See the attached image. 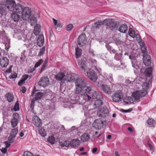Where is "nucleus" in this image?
Segmentation results:
<instances>
[{"mask_svg": "<svg viewBox=\"0 0 156 156\" xmlns=\"http://www.w3.org/2000/svg\"><path fill=\"white\" fill-rule=\"evenodd\" d=\"M23 156H34L33 154L28 151H26L24 152Z\"/></svg>", "mask_w": 156, "mask_h": 156, "instance_id": "nucleus-49", "label": "nucleus"}, {"mask_svg": "<svg viewBox=\"0 0 156 156\" xmlns=\"http://www.w3.org/2000/svg\"><path fill=\"white\" fill-rule=\"evenodd\" d=\"M45 51V47H43L41 49H40V51L38 54V56L39 57L43 55Z\"/></svg>", "mask_w": 156, "mask_h": 156, "instance_id": "nucleus-44", "label": "nucleus"}, {"mask_svg": "<svg viewBox=\"0 0 156 156\" xmlns=\"http://www.w3.org/2000/svg\"><path fill=\"white\" fill-rule=\"evenodd\" d=\"M39 133L40 135L43 137H45L46 136V132L43 128H41L39 130Z\"/></svg>", "mask_w": 156, "mask_h": 156, "instance_id": "nucleus-40", "label": "nucleus"}, {"mask_svg": "<svg viewBox=\"0 0 156 156\" xmlns=\"http://www.w3.org/2000/svg\"><path fill=\"white\" fill-rule=\"evenodd\" d=\"M102 24L105 25L107 28L111 30H115L117 29V23L113 19H107L105 20L103 22L99 21L95 23L93 25V29H94L95 28H98Z\"/></svg>", "mask_w": 156, "mask_h": 156, "instance_id": "nucleus-3", "label": "nucleus"}, {"mask_svg": "<svg viewBox=\"0 0 156 156\" xmlns=\"http://www.w3.org/2000/svg\"><path fill=\"white\" fill-rule=\"evenodd\" d=\"M65 75L63 72H59L55 76V78L56 80L59 81L61 80L65 77Z\"/></svg>", "mask_w": 156, "mask_h": 156, "instance_id": "nucleus-28", "label": "nucleus"}, {"mask_svg": "<svg viewBox=\"0 0 156 156\" xmlns=\"http://www.w3.org/2000/svg\"><path fill=\"white\" fill-rule=\"evenodd\" d=\"M147 122L148 125H152L154 122V120L152 118H150L148 119Z\"/></svg>", "mask_w": 156, "mask_h": 156, "instance_id": "nucleus-50", "label": "nucleus"}, {"mask_svg": "<svg viewBox=\"0 0 156 156\" xmlns=\"http://www.w3.org/2000/svg\"><path fill=\"white\" fill-rule=\"evenodd\" d=\"M28 76V75H25L23 76L22 79L25 81L27 79Z\"/></svg>", "mask_w": 156, "mask_h": 156, "instance_id": "nucleus-63", "label": "nucleus"}, {"mask_svg": "<svg viewBox=\"0 0 156 156\" xmlns=\"http://www.w3.org/2000/svg\"><path fill=\"white\" fill-rule=\"evenodd\" d=\"M75 83V93L76 94H78L82 91L87 83L85 79L79 78L76 80Z\"/></svg>", "mask_w": 156, "mask_h": 156, "instance_id": "nucleus-8", "label": "nucleus"}, {"mask_svg": "<svg viewBox=\"0 0 156 156\" xmlns=\"http://www.w3.org/2000/svg\"><path fill=\"white\" fill-rule=\"evenodd\" d=\"M78 65L82 72L84 73L87 71V76L90 80L94 82L97 80V77L96 74L93 69H88L85 59L79 61L78 62Z\"/></svg>", "mask_w": 156, "mask_h": 156, "instance_id": "nucleus-1", "label": "nucleus"}, {"mask_svg": "<svg viewBox=\"0 0 156 156\" xmlns=\"http://www.w3.org/2000/svg\"><path fill=\"white\" fill-rule=\"evenodd\" d=\"M92 98L95 100L94 105L96 108H99L103 104V97L102 95L99 94L96 91H94Z\"/></svg>", "mask_w": 156, "mask_h": 156, "instance_id": "nucleus-9", "label": "nucleus"}, {"mask_svg": "<svg viewBox=\"0 0 156 156\" xmlns=\"http://www.w3.org/2000/svg\"><path fill=\"white\" fill-rule=\"evenodd\" d=\"M37 41V45L39 47L42 46L44 42V37L41 34L38 36Z\"/></svg>", "mask_w": 156, "mask_h": 156, "instance_id": "nucleus-23", "label": "nucleus"}, {"mask_svg": "<svg viewBox=\"0 0 156 156\" xmlns=\"http://www.w3.org/2000/svg\"><path fill=\"white\" fill-rule=\"evenodd\" d=\"M80 144V141L77 139L72 140L70 142V145L72 147L75 148L78 146Z\"/></svg>", "mask_w": 156, "mask_h": 156, "instance_id": "nucleus-24", "label": "nucleus"}, {"mask_svg": "<svg viewBox=\"0 0 156 156\" xmlns=\"http://www.w3.org/2000/svg\"><path fill=\"white\" fill-rule=\"evenodd\" d=\"M73 27V25L72 24H69L66 26V29L67 31H69L71 30Z\"/></svg>", "mask_w": 156, "mask_h": 156, "instance_id": "nucleus-51", "label": "nucleus"}, {"mask_svg": "<svg viewBox=\"0 0 156 156\" xmlns=\"http://www.w3.org/2000/svg\"><path fill=\"white\" fill-rule=\"evenodd\" d=\"M98 132H96L95 134L93 136V138H98L101 135V134H99L98 135Z\"/></svg>", "mask_w": 156, "mask_h": 156, "instance_id": "nucleus-57", "label": "nucleus"}, {"mask_svg": "<svg viewBox=\"0 0 156 156\" xmlns=\"http://www.w3.org/2000/svg\"><path fill=\"white\" fill-rule=\"evenodd\" d=\"M52 20L53 23L55 26H56V27H62V26L61 24L60 21H58L54 18L52 19Z\"/></svg>", "mask_w": 156, "mask_h": 156, "instance_id": "nucleus-41", "label": "nucleus"}, {"mask_svg": "<svg viewBox=\"0 0 156 156\" xmlns=\"http://www.w3.org/2000/svg\"><path fill=\"white\" fill-rule=\"evenodd\" d=\"M118 30L119 31L122 33H126L128 30L127 25L124 24H122L119 26Z\"/></svg>", "mask_w": 156, "mask_h": 156, "instance_id": "nucleus-26", "label": "nucleus"}, {"mask_svg": "<svg viewBox=\"0 0 156 156\" xmlns=\"http://www.w3.org/2000/svg\"><path fill=\"white\" fill-rule=\"evenodd\" d=\"M90 62L92 63L93 65L94 66L95 69L97 70V71L99 73L100 75V73H102L101 69L99 67H97L95 65L97 64V61L96 60L91 59L90 60Z\"/></svg>", "mask_w": 156, "mask_h": 156, "instance_id": "nucleus-27", "label": "nucleus"}, {"mask_svg": "<svg viewBox=\"0 0 156 156\" xmlns=\"http://www.w3.org/2000/svg\"><path fill=\"white\" fill-rule=\"evenodd\" d=\"M19 115L17 113H15L13 115V118L11 121V125L12 127H16L19 121Z\"/></svg>", "mask_w": 156, "mask_h": 156, "instance_id": "nucleus-13", "label": "nucleus"}, {"mask_svg": "<svg viewBox=\"0 0 156 156\" xmlns=\"http://www.w3.org/2000/svg\"><path fill=\"white\" fill-rule=\"evenodd\" d=\"M82 50L78 47L76 49V55L77 58L79 57L81 54Z\"/></svg>", "mask_w": 156, "mask_h": 156, "instance_id": "nucleus-37", "label": "nucleus"}, {"mask_svg": "<svg viewBox=\"0 0 156 156\" xmlns=\"http://www.w3.org/2000/svg\"><path fill=\"white\" fill-rule=\"evenodd\" d=\"M25 81L22 79L18 83V84L21 86L24 83Z\"/></svg>", "mask_w": 156, "mask_h": 156, "instance_id": "nucleus-59", "label": "nucleus"}, {"mask_svg": "<svg viewBox=\"0 0 156 156\" xmlns=\"http://www.w3.org/2000/svg\"><path fill=\"white\" fill-rule=\"evenodd\" d=\"M15 37H17L19 40H22L24 43V45H29L31 43V40L30 39L29 37H28L27 34L21 32V33H15L14 35Z\"/></svg>", "mask_w": 156, "mask_h": 156, "instance_id": "nucleus-10", "label": "nucleus"}, {"mask_svg": "<svg viewBox=\"0 0 156 156\" xmlns=\"http://www.w3.org/2000/svg\"><path fill=\"white\" fill-rule=\"evenodd\" d=\"M17 76V74L16 73H12L11 75L9 76L10 79H14L16 78Z\"/></svg>", "mask_w": 156, "mask_h": 156, "instance_id": "nucleus-52", "label": "nucleus"}, {"mask_svg": "<svg viewBox=\"0 0 156 156\" xmlns=\"http://www.w3.org/2000/svg\"><path fill=\"white\" fill-rule=\"evenodd\" d=\"M151 56L148 55L146 54L143 55V62L144 64L148 66L149 65L151 62Z\"/></svg>", "mask_w": 156, "mask_h": 156, "instance_id": "nucleus-18", "label": "nucleus"}, {"mask_svg": "<svg viewBox=\"0 0 156 156\" xmlns=\"http://www.w3.org/2000/svg\"><path fill=\"white\" fill-rule=\"evenodd\" d=\"M66 80L68 82H72L75 79V74L74 73L67 74L65 78Z\"/></svg>", "mask_w": 156, "mask_h": 156, "instance_id": "nucleus-25", "label": "nucleus"}, {"mask_svg": "<svg viewBox=\"0 0 156 156\" xmlns=\"http://www.w3.org/2000/svg\"><path fill=\"white\" fill-rule=\"evenodd\" d=\"M13 5L12 10H10L8 8H7V10L11 12H13L12 13L11 17L12 20L15 22L18 21L20 18L21 11L22 10V6L19 4H16V2L14 0H12Z\"/></svg>", "mask_w": 156, "mask_h": 156, "instance_id": "nucleus-4", "label": "nucleus"}, {"mask_svg": "<svg viewBox=\"0 0 156 156\" xmlns=\"http://www.w3.org/2000/svg\"><path fill=\"white\" fill-rule=\"evenodd\" d=\"M40 26L39 24H36L34 27V34L36 35H38L40 31Z\"/></svg>", "mask_w": 156, "mask_h": 156, "instance_id": "nucleus-31", "label": "nucleus"}, {"mask_svg": "<svg viewBox=\"0 0 156 156\" xmlns=\"http://www.w3.org/2000/svg\"><path fill=\"white\" fill-rule=\"evenodd\" d=\"M19 109L20 108L19 106V104L18 103V102L17 101L16 103L12 110H14V111H17L19 110Z\"/></svg>", "mask_w": 156, "mask_h": 156, "instance_id": "nucleus-48", "label": "nucleus"}, {"mask_svg": "<svg viewBox=\"0 0 156 156\" xmlns=\"http://www.w3.org/2000/svg\"><path fill=\"white\" fill-rule=\"evenodd\" d=\"M43 60L42 59H40L36 63L35 66L34 68H37L40 66V65L43 62Z\"/></svg>", "mask_w": 156, "mask_h": 156, "instance_id": "nucleus-46", "label": "nucleus"}, {"mask_svg": "<svg viewBox=\"0 0 156 156\" xmlns=\"http://www.w3.org/2000/svg\"><path fill=\"white\" fill-rule=\"evenodd\" d=\"M6 97L9 102H11L13 101L14 97L13 94L12 93H7L6 94Z\"/></svg>", "mask_w": 156, "mask_h": 156, "instance_id": "nucleus-34", "label": "nucleus"}, {"mask_svg": "<svg viewBox=\"0 0 156 156\" xmlns=\"http://www.w3.org/2000/svg\"><path fill=\"white\" fill-rule=\"evenodd\" d=\"M25 131V130L24 129L22 130L20 134V136L21 137L23 136Z\"/></svg>", "mask_w": 156, "mask_h": 156, "instance_id": "nucleus-58", "label": "nucleus"}, {"mask_svg": "<svg viewBox=\"0 0 156 156\" xmlns=\"http://www.w3.org/2000/svg\"><path fill=\"white\" fill-rule=\"evenodd\" d=\"M33 123L36 126L40 127L41 126V121L40 119L37 116H34L32 119Z\"/></svg>", "mask_w": 156, "mask_h": 156, "instance_id": "nucleus-19", "label": "nucleus"}, {"mask_svg": "<svg viewBox=\"0 0 156 156\" xmlns=\"http://www.w3.org/2000/svg\"><path fill=\"white\" fill-rule=\"evenodd\" d=\"M90 91H91L92 95L94 91L92 90L91 86L87 85V84L80 92L81 94L79 96V99L77 100V103L79 104L83 105L87 101L90 100L92 98L91 96L90 95Z\"/></svg>", "mask_w": 156, "mask_h": 156, "instance_id": "nucleus-2", "label": "nucleus"}, {"mask_svg": "<svg viewBox=\"0 0 156 156\" xmlns=\"http://www.w3.org/2000/svg\"><path fill=\"white\" fill-rule=\"evenodd\" d=\"M142 52L145 53L147 50L146 46H145L141 48Z\"/></svg>", "mask_w": 156, "mask_h": 156, "instance_id": "nucleus-55", "label": "nucleus"}, {"mask_svg": "<svg viewBox=\"0 0 156 156\" xmlns=\"http://www.w3.org/2000/svg\"><path fill=\"white\" fill-rule=\"evenodd\" d=\"M77 131L78 130L77 128H76L74 126H73L70 129V134H73V135L75 136Z\"/></svg>", "mask_w": 156, "mask_h": 156, "instance_id": "nucleus-39", "label": "nucleus"}, {"mask_svg": "<svg viewBox=\"0 0 156 156\" xmlns=\"http://www.w3.org/2000/svg\"><path fill=\"white\" fill-rule=\"evenodd\" d=\"M129 34L131 37L134 38L135 37L136 33L135 30L133 28H130L128 31Z\"/></svg>", "mask_w": 156, "mask_h": 156, "instance_id": "nucleus-33", "label": "nucleus"}, {"mask_svg": "<svg viewBox=\"0 0 156 156\" xmlns=\"http://www.w3.org/2000/svg\"><path fill=\"white\" fill-rule=\"evenodd\" d=\"M135 37H136V40L137 41L140 40V36L137 33H136Z\"/></svg>", "mask_w": 156, "mask_h": 156, "instance_id": "nucleus-56", "label": "nucleus"}, {"mask_svg": "<svg viewBox=\"0 0 156 156\" xmlns=\"http://www.w3.org/2000/svg\"><path fill=\"white\" fill-rule=\"evenodd\" d=\"M31 95L34 97V99L37 100L41 99L43 95V94L39 91L38 90H34L32 93Z\"/></svg>", "mask_w": 156, "mask_h": 156, "instance_id": "nucleus-15", "label": "nucleus"}, {"mask_svg": "<svg viewBox=\"0 0 156 156\" xmlns=\"http://www.w3.org/2000/svg\"><path fill=\"white\" fill-rule=\"evenodd\" d=\"M18 133V129L17 128H15L12 129L10 134V135L16 137V135Z\"/></svg>", "mask_w": 156, "mask_h": 156, "instance_id": "nucleus-36", "label": "nucleus"}, {"mask_svg": "<svg viewBox=\"0 0 156 156\" xmlns=\"http://www.w3.org/2000/svg\"><path fill=\"white\" fill-rule=\"evenodd\" d=\"M12 0H0V13L2 15H5L7 11V8L10 10H12L13 2Z\"/></svg>", "mask_w": 156, "mask_h": 156, "instance_id": "nucleus-7", "label": "nucleus"}, {"mask_svg": "<svg viewBox=\"0 0 156 156\" xmlns=\"http://www.w3.org/2000/svg\"><path fill=\"white\" fill-rule=\"evenodd\" d=\"M48 60L46 59L44 62L42 66L40 72L41 73L48 66Z\"/></svg>", "mask_w": 156, "mask_h": 156, "instance_id": "nucleus-42", "label": "nucleus"}, {"mask_svg": "<svg viewBox=\"0 0 156 156\" xmlns=\"http://www.w3.org/2000/svg\"><path fill=\"white\" fill-rule=\"evenodd\" d=\"M123 101L126 104H130L133 103V99L130 97H126L123 99Z\"/></svg>", "mask_w": 156, "mask_h": 156, "instance_id": "nucleus-32", "label": "nucleus"}, {"mask_svg": "<svg viewBox=\"0 0 156 156\" xmlns=\"http://www.w3.org/2000/svg\"><path fill=\"white\" fill-rule=\"evenodd\" d=\"M5 49L6 50L8 51V50L9 48L10 47V40L8 39L7 40V43H6L5 42Z\"/></svg>", "mask_w": 156, "mask_h": 156, "instance_id": "nucleus-45", "label": "nucleus"}, {"mask_svg": "<svg viewBox=\"0 0 156 156\" xmlns=\"http://www.w3.org/2000/svg\"><path fill=\"white\" fill-rule=\"evenodd\" d=\"M9 60L6 57H3L0 59V64L2 67H5L8 65Z\"/></svg>", "mask_w": 156, "mask_h": 156, "instance_id": "nucleus-21", "label": "nucleus"}, {"mask_svg": "<svg viewBox=\"0 0 156 156\" xmlns=\"http://www.w3.org/2000/svg\"><path fill=\"white\" fill-rule=\"evenodd\" d=\"M90 138V136L88 133H85L82 135L81 136V139L82 141L85 142L88 140Z\"/></svg>", "mask_w": 156, "mask_h": 156, "instance_id": "nucleus-29", "label": "nucleus"}, {"mask_svg": "<svg viewBox=\"0 0 156 156\" xmlns=\"http://www.w3.org/2000/svg\"><path fill=\"white\" fill-rule=\"evenodd\" d=\"M48 142L52 144H54L55 141V138L53 136H49L47 139Z\"/></svg>", "mask_w": 156, "mask_h": 156, "instance_id": "nucleus-38", "label": "nucleus"}, {"mask_svg": "<svg viewBox=\"0 0 156 156\" xmlns=\"http://www.w3.org/2000/svg\"><path fill=\"white\" fill-rule=\"evenodd\" d=\"M101 88L105 93L108 94H110L112 93L111 89L109 86L102 84L101 86Z\"/></svg>", "mask_w": 156, "mask_h": 156, "instance_id": "nucleus-20", "label": "nucleus"}, {"mask_svg": "<svg viewBox=\"0 0 156 156\" xmlns=\"http://www.w3.org/2000/svg\"><path fill=\"white\" fill-rule=\"evenodd\" d=\"M86 42V35L84 34H81L77 39V42L79 46H83Z\"/></svg>", "mask_w": 156, "mask_h": 156, "instance_id": "nucleus-14", "label": "nucleus"}, {"mask_svg": "<svg viewBox=\"0 0 156 156\" xmlns=\"http://www.w3.org/2000/svg\"><path fill=\"white\" fill-rule=\"evenodd\" d=\"M149 84L145 82L142 84V87L143 90H138L134 92L133 94V97L135 100L139 101L142 97L145 96L147 94V89L149 87Z\"/></svg>", "mask_w": 156, "mask_h": 156, "instance_id": "nucleus-6", "label": "nucleus"}, {"mask_svg": "<svg viewBox=\"0 0 156 156\" xmlns=\"http://www.w3.org/2000/svg\"><path fill=\"white\" fill-rule=\"evenodd\" d=\"M108 114V110L106 107L101 108L97 111V115L100 117H105Z\"/></svg>", "mask_w": 156, "mask_h": 156, "instance_id": "nucleus-12", "label": "nucleus"}, {"mask_svg": "<svg viewBox=\"0 0 156 156\" xmlns=\"http://www.w3.org/2000/svg\"><path fill=\"white\" fill-rule=\"evenodd\" d=\"M103 126V122L100 119L95 120L93 124V126L96 129H100Z\"/></svg>", "mask_w": 156, "mask_h": 156, "instance_id": "nucleus-16", "label": "nucleus"}, {"mask_svg": "<svg viewBox=\"0 0 156 156\" xmlns=\"http://www.w3.org/2000/svg\"><path fill=\"white\" fill-rule=\"evenodd\" d=\"M106 47L108 50H112V51L114 53L115 52V50L113 48L112 49L111 47L108 44L106 45Z\"/></svg>", "mask_w": 156, "mask_h": 156, "instance_id": "nucleus-53", "label": "nucleus"}, {"mask_svg": "<svg viewBox=\"0 0 156 156\" xmlns=\"http://www.w3.org/2000/svg\"><path fill=\"white\" fill-rule=\"evenodd\" d=\"M31 12V10L29 8L26 7L23 8L22 7V10L21 12V17L24 20L27 21L30 20L31 25H33L36 23L37 20L34 17L30 19Z\"/></svg>", "mask_w": 156, "mask_h": 156, "instance_id": "nucleus-5", "label": "nucleus"}, {"mask_svg": "<svg viewBox=\"0 0 156 156\" xmlns=\"http://www.w3.org/2000/svg\"><path fill=\"white\" fill-rule=\"evenodd\" d=\"M49 82L48 78L44 76L41 78L38 82V84L40 86L44 87L48 85Z\"/></svg>", "mask_w": 156, "mask_h": 156, "instance_id": "nucleus-17", "label": "nucleus"}, {"mask_svg": "<svg viewBox=\"0 0 156 156\" xmlns=\"http://www.w3.org/2000/svg\"><path fill=\"white\" fill-rule=\"evenodd\" d=\"M15 137L9 135L8 138V141L5 142V143L7 148L9 147L11 145V144L13 143L15 140Z\"/></svg>", "mask_w": 156, "mask_h": 156, "instance_id": "nucleus-22", "label": "nucleus"}, {"mask_svg": "<svg viewBox=\"0 0 156 156\" xmlns=\"http://www.w3.org/2000/svg\"><path fill=\"white\" fill-rule=\"evenodd\" d=\"M100 75L101 76V77L102 76V77H103L105 78V80L106 79V76L108 75L105 72H102L100 73Z\"/></svg>", "mask_w": 156, "mask_h": 156, "instance_id": "nucleus-54", "label": "nucleus"}, {"mask_svg": "<svg viewBox=\"0 0 156 156\" xmlns=\"http://www.w3.org/2000/svg\"><path fill=\"white\" fill-rule=\"evenodd\" d=\"M74 101L73 100H71L70 102H67L65 103L64 104V107L65 108L68 107L69 108H73V104L74 103Z\"/></svg>", "mask_w": 156, "mask_h": 156, "instance_id": "nucleus-30", "label": "nucleus"}, {"mask_svg": "<svg viewBox=\"0 0 156 156\" xmlns=\"http://www.w3.org/2000/svg\"><path fill=\"white\" fill-rule=\"evenodd\" d=\"M7 148L6 147V148H2V149H1V151L3 153H5L7 151Z\"/></svg>", "mask_w": 156, "mask_h": 156, "instance_id": "nucleus-62", "label": "nucleus"}, {"mask_svg": "<svg viewBox=\"0 0 156 156\" xmlns=\"http://www.w3.org/2000/svg\"><path fill=\"white\" fill-rule=\"evenodd\" d=\"M106 79H108L111 83H112V82L113 81V79L112 75L110 74L109 75H106Z\"/></svg>", "mask_w": 156, "mask_h": 156, "instance_id": "nucleus-47", "label": "nucleus"}, {"mask_svg": "<svg viewBox=\"0 0 156 156\" xmlns=\"http://www.w3.org/2000/svg\"><path fill=\"white\" fill-rule=\"evenodd\" d=\"M115 59L117 60H119L120 59V55L118 54H116L114 57Z\"/></svg>", "mask_w": 156, "mask_h": 156, "instance_id": "nucleus-60", "label": "nucleus"}, {"mask_svg": "<svg viewBox=\"0 0 156 156\" xmlns=\"http://www.w3.org/2000/svg\"><path fill=\"white\" fill-rule=\"evenodd\" d=\"M148 145L152 151H154V148L151 144H148Z\"/></svg>", "mask_w": 156, "mask_h": 156, "instance_id": "nucleus-61", "label": "nucleus"}, {"mask_svg": "<svg viewBox=\"0 0 156 156\" xmlns=\"http://www.w3.org/2000/svg\"><path fill=\"white\" fill-rule=\"evenodd\" d=\"M60 145L62 147H68L70 145V143L68 141H65L60 143Z\"/></svg>", "mask_w": 156, "mask_h": 156, "instance_id": "nucleus-43", "label": "nucleus"}, {"mask_svg": "<svg viewBox=\"0 0 156 156\" xmlns=\"http://www.w3.org/2000/svg\"><path fill=\"white\" fill-rule=\"evenodd\" d=\"M123 96V94L121 91H117L112 94V99L114 101L117 102L121 101Z\"/></svg>", "mask_w": 156, "mask_h": 156, "instance_id": "nucleus-11", "label": "nucleus"}, {"mask_svg": "<svg viewBox=\"0 0 156 156\" xmlns=\"http://www.w3.org/2000/svg\"><path fill=\"white\" fill-rule=\"evenodd\" d=\"M152 69L151 67H149L145 71L146 76H150L152 74Z\"/></svg>", "mask_w": 156, "mask_h": 156, "instance_id": "nucleus-35", "label": "nucleus"}, {"mask_svg": "<svg viewBox=\"0 0 156 156\" xmlns=\"http://www.w3.org/2000/svg\"><path fill=\"white\" fill-rule=\"evenodd\" d=\"M137 82V79H135L132 82V83L133 84H134L135 83H137L138 84L140 83V82L139 81L138 82Z\"/></svg>", "mask_w": 156, "mask_h": 156, "instance_id": "nucleus-64", "label": "nucleus"}]
</instances>
